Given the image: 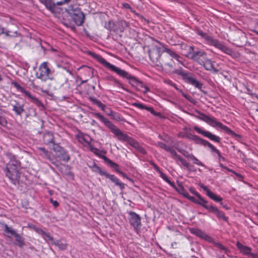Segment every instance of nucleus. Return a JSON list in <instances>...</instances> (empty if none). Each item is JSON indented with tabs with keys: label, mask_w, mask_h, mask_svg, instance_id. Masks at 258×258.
Instances as JSON below:
<instances>
[{
	"label": "nucleus",
	"mask_w": 258,
	"mask_h": 258,
	"mask_svg": "<svg viewBox=\"0 0 258 258\" xmlns=\"http://www.w3.org/2000/svg\"><path fill=\"white\" fill-rule=\"evenodd\" d=\"M90 55L92 57L97 60L100 63L102 64L105 68L109 70L115 72L119 77L123 79H126L128 83L133 87H135L137 91H140L144 94L150 91L149 88L144 84L143 82L139 80L137 78L133 76L128 72L116 67L107 61L101 55L97 54L94 52H90Z\"/></svg>",
	"instance_id": "nucleus-1"
},
{
	"label": "nucleus",
	"mask_w": 258,
	"mask_h": 258,
	"mask_svg": "<svg viewBox=\"0 0 258 258\" xmlns=\"http://www.w3.org/2000/svg\"><path fill=\"white\" fill-rule=\"evenodd\" d=\"M92 114L93 116L99 119L108 128H109L111 132L115 136L117 137L119 140L126 142L131 146L134 147L139 153L143 155L146 154V150L142 145L133 138L124 134L107 118L98 112L92 113Z\"/></svg>",
	"instance_id": "nucleus-2"
},
{
	"label": "nucleus",
	"mask_w": 258,
	"mask_h": 258,
	"mask_svg": "<svg viewBox=\"0 0 258 258\" xmlns=\"http://www.w3.org/2000/svg\"><path fill=\"white\" fill-rule=\"evenodd\" d=\"M6 156L9 159V161L6 166V176L12 183L17 185L19 184L20 178L21 162L16 155L11 153H7Z\"/></svg>",
	"instance_id": "nucleus-3"
},
{
	"label": "nucleus",
	"mask_w": 258,
	"mask_h": 258,
	"mask_svg": "<svg viewBox=\"0 0 258 258\" xmlns=\"http://www.w3.org/2000/svg\"><path fill=\"white\" fill-rule=\"evenodd\" d=\"M162 69L168 73L177 74L181 76L184 82L195 87L199 90H202L203 84L196 79L192 74L183 70L182 68L175 69L171 63L168 62L164 63L162 66Z\"/></svg>",
	"instance_id": "nucleus-4"
},
{
	"label": "nucleus",
	"mask_w": 258,
	"mask_h": 258,
	"mask_svg": "<svg viewBox=\"0 0 258 258\" xmlns=\"http://www.w3.org/2000/svg\"><path fill=\"white\" fill-rule=\"evenodd\" d=\"M197 34L198 35L204 38L208 44L214 46L217 49L220 50L224 53L231 56L232 57H236V53L234 51H233L232 49L227 47L223 43L219 41L218 40L214 38L213 37L208 35L207 33L203 32L201 30L198 31Z\"/></svg>",
	"instance_id": "nucleus-5"
},
{
	"label": "nucleus",
	"mask_w": 258,
	"mask_h": 258,
	"mask_svg": "<svg viewBox=\"0 0 258 258\" xmlns=\"http://www.w3.org/2000/svg\"><path fill=\"white\" fill-rule=\"evenodd\" d=\"M66 12L71 17L72 20L77 26H81L84 23L85 15L81 9L77 6L71 5Z\"/></svg>",
	"instance_id": "nucleus-6"
},
{
	"label": "nucleus",
	"mask_w": 258,
	"mask_h": 258,
	"mask_svg": "<svg viewBox=\"0 0 258 258\" xmlns=\"http://www.w3.org/2000/svg\"><path fill=\"white\" fill-rule=\"evenodd\" d=\"M186 137L190 140L194 141L196 144L203 145L204 147H208L210 149L211 152L213 156L214 157H217L218 156H219L220 154H221L220 151L218 150L211 143H210L207 140H205L200 138L199 136L197 135L189 134L186 135Z\"/></svg>",
	"instance_id": "nucleus-7"
},
{
	"label": "nucleus",
	"mask_w": 258,
	"mask_h": 258,
	"mask_svg": "<svg viewBox=\"0 0 258 258\" xmlns=\"http://www.w3.org/2000/svg\"><path fill=\"white\" fill-rule=\"evenodd\" d=\"M187 56L199 64L202 63L203 60L207 58L206 52L198 48L195 49L194 47L191 46L188 47Z\"/></svg>",
	"instance_id": "nucleus-8"
},
{
	"label": "nucleus",
	"mask_w": 258,
	"mask_h": 258,
	"mask_svg": "<svg viewBox=\"0 0 258 258\" xmlns=\"http://www.w3.org/2000/svg\"><path fill=\"white\" fill-rule=\"evenodd\" d=\"M130 224L133 227L135 232L139 234L142 227L141 218L139 215L133 211L128 212Z\"/></svg>",
	"instance_id": "nucleus-9"
},
{
	"label": "nucleus",
	"mask_w": 258,
	"mask_h": 258,
	"mask_svg": "<svg viewBox=\"0 0 258 258\" xmlns=\"http://www.w3.org/2000/svg\"><path fill=\"white\" fill-rule=\"evenodd\" d=\"M196 112L198 113V115H195L198 119L205 121L209 125L213 127H218L221 122L218 121L216 118L213 116L207 115L206 114L196 110Z\"/></svg>",
	"instance_id": "nucleus-10"
},
{
	"label": "nucleus",
	"mask_w": 258,
	"mask_h": 258,
	"mask_svg": "<svg viewBox=\"0 0 258 258\" xmlns=\"http://www.w3.org/2000/svg\"><path fill=\"white\" fill-rule=\"evenodd\" d=\"M71 0H62L54 3L53 0H41L39 2L43 5L46 9L49 10L52 13H54L56 11V5L61 6L68 4Z\"/></svg>",
	"instance_id": "nucleus-11"
},
{
	"label": "nucleus",
	"mask_w": 258,
	"mask_h": 258,
	"mask_svg": "<svg viewBox=\"0 0 258 258\" xmlns=\"http://www.w3.org/2000/svg\"><path fill=\"white\" fill-rule=\"evenodd\" d=\"M51 71L48 67L47 62H42L39 67V73H36V77L42 81H45L49 79V76Z\"/></svg>",
	"instance_id": "nucleus-12"
},
{
	"label": "nucleus",
	"mask_w": 258,
	"mask_h": 258,
	"mask_svg": "<svg viewBox=\"0 0 258 258\" xmlns=\"http://www.w3.org/2000/svg\"><path fill=\"white\" fill-rule=\"evenodd\" d=\"M12 85L16 88L17 91L22 93L25 97H27L33 102L35 103L38 105L41 104V101L38 98H37L35 96L32 95L29 91L25 90L17 82L13 81L12 82Z\"/></svg>",
	"instance_id": "nucleus-13"
},
{
	"label": "nucleus",
	"mask_w": 258,
	"mask_h": 258,
	"mask_svg": "<svg viewBox=\"0 0 258 258\" xmlns=\"http://www.w3.org/2000/svg\"><path fill=\"white\" fill-rule=\"evenodd\" d=\"M194 129L199 134H201L205 137L208 138L210 140L214 141L216 143H220L221 139L219 137L212 134L211 132L203 130L199 126L196 125L194 126Z\"/></svg>",
	"instance_id": "nucleus-14"
},
{
	"label": "nucleus",
	"mask_w": 258,
	"mask_h": 258,
	"mask_svg": "<svg viewBox=\"0 0 258 258\" xmlns=\"http://www.w3.org/2000/svg\"><path fill=\"white\" fill-rule=\"evenodd\" d=\"M201 187L206 192V195L209 197L211 199L214 201L216 202L220 203V204L223 206L224 208L227 209L226 206L223 205V203L221 202L223 199L214 194L213 192L211 191L207 186L202 184L201 185Z\"/></svg>",
	"instance_id": "nucleus-15"
},
{
	"label": "nucleus",
	"mask_w": 258,
	"mask_h": 258,
	"mask_svg": "<svg viewBox=\"0 0 258 258\" xmlns=\"http://www.w3.org/2000/svg\"><path fill=\"white\" fill-rule=\"evenodd\" d=\"M190 232L191 233L207 241H211L212 239V238L210 236L207 235L201 229L198 228H191L190 229Z\"/></svg>",
	"instance_id": "nucleus-16"
},
{
	"label": "nucleus",
	"mask_w": 258,
	"mask_h": 258,
	"mask_svg": "<svg viewBox=\"0 0 258 258\" xmlns=\"http://www.w3.org/2000/svg\"><path fill=\"white\" fill-rule=\"evenodd\" d=\"M14 104H12V110L15 112L17 116H21L22 113L25 111L24 104H21L16 100H14Z\"/></svg>",
	"instance_id": "nucleus-17"
},
{
	"label": "nucleus",
	"mask_w": 258,
	"mask_h": 258,
	"mask_svg": "<svg viewBox=\"0 0 258 258\" xmlns=\"http://www.w3.org/2000/svg\"><path fill=\"white\" fill-rule=\"evenodd\" d=\"M105 177L109 179L115 185L119 186L121 190L124 188L125 184L121 182L115 175L107 173Z\"/></svg>",
	"instance_id": "nucleus-18"
},
{
	"label": "nucleus",
	"mask_w": 258,
	"mask_h": 258,
	"mask_svg": "<svg viewBox=\"0 0 258 258\" xmlns=\"http://www.w3.org/2000/svg\"><path fill=\"white\" fill-rule=\"evenodd\" d=\"M218 127L223 130L228 135L231 136L232 137L234 138L236 140H239L241 138V136L240 135L237 134L236 133H234L228 126L224 125L222 123L220 122V123Z\"/></svg>",
	"instance_id": "nucleus-19"
},
{
	"label": "nucleus",
	"mask_w": 258,
	"mask_h": 258,
	"mask_svg": "<svg viewBox=\"0 0 258 258\" xmlns=\"http://www.w3.org/2000/svg\"><path fill=\"white\" fill-rule=\"evenodd\" d=\"M218 127L223 130L228 135L231 136L232 137L234 138L236 140H239L241 138V136L240 135L237 134L236 133H234L228 126L224 125L222 123L220 122V123Z\"/></svg>",
	"instance_id": "nucleus-20"
},
{
	"label": "nucleus",
	"mask_w": 258,
	"mask_h": 258,
	"mask_svg": "<svg viewBox=\"0 0 258 258\" xmlns=\"http://www.w3.org/2000/svg\"><path fill=\"white\" fill-rule=\"evenodd\" d=\"M208 211L214 213L217 218L222 219L225 221H227V218L224 215V213L220 211L216 207L211 205Z\"/></svg>",
	"instance_id": "nucleus-21"
},
{
	"label": "nucleus",
	"mask_w": 258,
	"mask_h": 258,
	"mask_svg": "<svg viewBox=\"0 0 258 258\" xmlns=\"http://www.w3.org/2000/svg\"><path fill=\"white\" fill-rule=\"evenodd\" d=\"M214 61H212L211 59L207 58L205 60H203L202 63H200L204 68L207 71H217V70L214 68Z\"/></svg>",
	"instance_id": "nucleus-22"
},
{
	"label": "nucleus",
	"mask_w": 258,
	"mask_h": 258,
	"mask_svg": "<svg viewBox=\"0 0 258 258\" xmlns=\"http://www.w3.org/2000/svg\"><path fill=\"white\" fill-rule=\"evenodd\" d=\"M103 109H102L106 115L108 116L112 117L113 119L119 120H120V115L116 112H114L110 108L107 107L105 105V107L103 108Z\"/></svg>",
	"instance_id": "nucleus-23"
},
{
	"label": "nucleus",
	"mask_w": 258,
	"mask_h": 258,
	"mask_svg": "<svg viewBox=\"0 0 258 258\" xmlns=\"http://www.w3.org/2000/svg\"><path fill=\"white\" fill-rule=\"evenodd\" d=\"M236 246L240 252L244 255H249L251 253V249L247 246L244 245L239 242L236 243Z\"/></svg>",
	"instance_id": "nucleus-24"
},
{
	"label": "nucleus",
	"mask_w": 258,
	"mask_h": 258,
	"mask_svg": "<svg viewBox=\"0 0 258 258\" xmlns=\"http://www.w3.org/2000/svg\"><path fill=\"white\" fill-rule=\"evenodd\" d=\"M198 200H197V202L196 203V204L199 205L204 208L205 209L207 210L208 211L211 207L212 204L211 205H208V202L205 200L200 194H199L198 196H197Z\"/></svg>",
	"instance_id": "nucleus-25"
},
{
	"label": "nucleus",
	"mask_w": 258,
	"mask_h": 258,
	"mask_svg": "<svg viewBox=\"0 0 258 258\" xmlns=\"http://www.w3.org/2000/svg\"><path fill=\"white\" fill-rule=\"evenodd\" d=\"M43 142L46 145H49L50 144H54V136L52 133L48 132H46L43 135Z\"/></svg>",
	"instance_id": "nucleus-26"
},
{
	"label": "nucleus",
	"mask_w": 258,
	"mask_h": 258,
	"mask_svg": "<svg viewBox=\"0 0 258 258\" xmlns=\"http://www.w3.org/2000/svg\"><path fill=\"white\" fill-rule=\"evenodd\" d=\"M89 168L94 172L98 173L101 175L106 176L107 172L104 170H102L99 167L95 162H93L92 165H88Z\"/></svg>",
	"instance_id": "nucleus-27"
},
{
	"label": "nucleus",
	"mask_w": 258,
	"mask_h": 258,
	"mask_svg": "<svg viewBox=\"0 0 258 258\" xmlns=\"http://www.w3.org/2000/svg\"><path fill=\"white\" fill-rule=\"evenodd\" d=\"M51 162L53 165H54L61 173H63L68 175H71L72 176L73 175V174L71 172L69 171H67L69 167L68 165L59 164L55 162H53L52 160L51 161Z\"/></svg>",
	"instance_id": "nucleus-28"
},
{
	"label": "nucleus",
	"mask_w": 258,
	"mask_h": 258,
	"mask_svg": "<svg viewBox=\"0 0 258 258\" xmlns=\"http://www.w3.org/2000/svg\"><path fill=\"white\" fill-rule=\"evenodd\" d=\"M156 171H157L160 174V176L167 183H168L170 185H171L172 187H174L175 185L174 183L172 181H171L168 178V177L166 176V175L164 173H163L159 168V167L157 166L155 167V168H154Z\"/></svg>",
	"instance_id": "nucleus-29"
},
{
	"label": "nucleus",
	"mask_w": 258,
	"mask_h": 258,
	"mask_svg": "<svg viewBox=\"0 0 258 258\" xmlns=\"http://www.w3.org/2000/svg\"><path fill=\"white\" fill-rule=\"evenodd\" d=\"M164 51L165 52L167 53V54L172 58H175L177 61L182 64V61L180 59L181 58V57L176 53H175L172 50L167 48H165Z\"/></svg>",
	"instance_id": "nucleus-30"
},
{
	"label": "nucleus",
	"mask_w": 258,
	"mask_h": 258,
	"mask_svg": "<svg viewBox=\"0 0 258 258\" xmlns=\"http://www.w3.org/2000/svg\"><path fill=\"white\" fill-rule=\"evenodd\" d=\"M3 225L4 228V232L11 235H8V237H10L11 235L15 236L17 233L15 230H14L11 227L8 226L6 224H3Z\"/></svg>",
	"instance_id": "nucleus-31"
},
{
	"label": "nucleus",
	"mask_w": 258,
	"mask_h": 258,
	"mask_svg": "<svg viewBox=\"0 0 258 258\" xmlns=\"http://www.w3.org/2000/svg\"><path fill=\"white\" fill-rule=\"evenodd\" d=\"M14 29H7L6 36L7 37H15L18 33V29L15 25H12Z\"/></svg>",
	"instance_id": "nucleus-32"
},
{
	"label": "nucleus",
	"mask_w": 258,
	"mask_h": 258,
	"mask_svg": "<svg viewBox=\"0 0 258 258\" xmlns=\"http://www.w3.org/2000/svg\"><path fill=\"white\" fill-rule=\"evenodd\" d=\"M16 244L20 247H23L25 245L24 238L20 236V234L17 233L15 236Z\"/></svg>",
	"instance_id": "nucleus-33"
},
{
	"label": "nucleus",
	"mask_w": 258,
	"mask_h": 258,
	"mask_svg": "<svg viewBox=\"0 0 258 258\" xmlns=\"http://www.w3.org/2000/svg\"><path fill=\"white\" fill-rule=\"evenodd\" d=\"M58 156L60 158L61 160L67 162H68L70 159V157L68 154V152L65 150L58 154Z\"/></svg>",
	"instance_id": "nucleus-34"
},
{
	"label": "nucleus",
	"mask_w": 258,
	"mask_h": 258,
	"mask_svg": "<svg viewBox=\"0 0 258 258\" xmlns=\"http://www.w3.org/2000/svg\"><path fill=\"white\" fill-rule=\"evenodd\" d=\"M118 25L120 31L123 32L125 29L129 27L130 23L125 20H120L118 21Z\"/></svg>",
	"instance_id": "nucleus-35"
},
{
	"label": "nucleus",
	"mask_w": 258,
	"mask_h": 258,
	"mask_svg": "<svg viewBox=\"0 0 258 258\" xmlns=\"http://www.w3.org/2000/svg\"><path fill=\"white\" fill-rule=\"evenodd\" d=\"M102 159H103L106 162H107L108 164H109L111 167L115 169L116 171V169H118V167L119 166L117 164H116V163L112 161L111 160H110L109 158H108L106 156H103L102 157Z\"/></svg>",
	"instance_id": "nucleus-36"
},
{
	"label": "nucleus",
	"mask_w": 258,
	"mask_h": 258,
	"mask_svg": "<svg viewBox=\"0 0 258 258\" xmlns=\"http://www.w3.org/2000/svg\"><path fill=\"white\" fill-rule=\"evenodd\" d=\"M90 100L94 104L100 108L101 110L103 109V108L105 107V104H103L99 100L94 97H90Z\"/></svg>",
	"instance_id": "nucleus-37"
},
{
	"label": "nucleus",
	"mask_w": 258,
	"mask_h": 258,
	"mask_svg": "<svg viewBox=\"0 0 258 258\" xmlns=\"http://www.w3.org/2000/svg\"><path fill=\"white\" fill-rule=\"evenodd\" d=\"M53 244L57 246L59 249L64 250L67 248V244L60 240H57L53 242Z\"/></svg>",
	"instance_id": "nucleus-38"
},
{
	"label": "nucleus",
	"mask_w": 258,
	"mask_h": 258,
	"mask_svg": "<svg viewBox=\"0 0 258 258\" xmlns=\"http://www.w3.org/2000/svg\"><path fill=\"white\" fill-rule=\"evenodd\" d=\"M74 84L73 81H69L68 78H66L64 82L62 84V86H66L68 88V91L70 92L72 90V86Z\"/></svg>",
	"instance_id": "nucleus-39"
},
{
	"label": "nucleus",
	"mask_w": 258,
	"mask_h": 258,
	"mask_svg": "<svg viewBox=\"0 0 258 258\" xmlns=\"http://www.w3.org/2000/svg\"><path fill=\"white\" fill-rule=\"evenodd\" d=\"M83 69L85 73L87 74V75L90 77H92L93 76V70L89 67L87 66H82V67H80L79 69Z\"/></svg>",
	"instance_id": "nucleus-40"
},
{
	"label": "nucleus",
	"mask_w": 258,
	"mask_h": 258,
	"mask_svg": "<svg viewBox=\"0 0 258 258\" xmlns=\"http://www.w3.org/2000/svg\"><path fill=\"white\" fill-rule=\"evenodd\" d=\"M189 158L191 160L193 163L197 165L205 166L204 164L200 161L197 157H196L193 154H191Z\"/></svg>",
	"instance_id": "nucleus-41"
},
{
	"label": "nucleus",
	"mask_w": 258,
	"mask_h": 258,
	"mask_svg": "<svg viewBox=\"0 0 258 258\" xmlns=\"http://www.w3.org/2000/svg\"><path fill=\"white\" fill-rule=\"evenodd\" d=\"M38 149L43 152L44 153V157L48 159L50 161L52 160V159L50 158V155L49 153V152L48 150H46L44 148L42 147H39Z\"/></svg>",
	"instance_id": "nucleus-42"
},
{
	"label": "nucleus",
	"mask_w": 258,
	"mask_h": 258,
	"mask_svg": "<svg viewBox=\"0 0 258 258\" xmlns=\"http://www.w3.org/2000/svg\"><path fill=\"white\" fill-rule=\"evenodd\" d=\"M179 161L181 162V163L186 168V169L189 171H191L192 170H191V167L192 166H190L189 164V163H188L185 159H184L183 158L180 159V160H179Z\"/></svg>",
	"instance_id": "nucleus-43"
},
{
	"label": "nucleus",
	"mask_w": 258,
	"mask_h": 258,
	"mask_svg": "<svg viewBox=\"0 0 258 258\" xmlns=\"http://www.w3.org/2000/svg\"><path fill=\"white\" fill-rule=\"evenodd\" d=\"M106 78L108 80L113 82L118 87H122V84L119 82V81H118V80H117L116 79L114 78L113 76H107Z\"/></svg>",
	"instance_id": "nucleus-44"
},
{
	"label": "nucleus",
	"mask_w": 258,
	"mask_h": 258,
	"mask_svg": "<svg viewBox=\"0 0 258 258\" xmlns=\"http://www.w3.org/2000/svg\"><path fill=\"white\" fill-rule=\"evenodd\" d=\"M90 151L94 153L95 155H97L98 156L100 157L101 158H102V157L103 156H104V155H102L100 153V151L94 147L91 146L90 147Z\"/></svg>",
	"instance_id": "nucleus-45"
},
{
	"label": "nucleus",
	"mask_w": 258,
	"mask_h": 258,
	"mask_svg": "<svg viewBox=\"0 0 258 258\" xmlns=\"http://www.w3.org/2000/svg\"><path fill=\"white\" fill-rule=\"evenodd\" d=\"M215 245L219 250H221L222 252H223L225 253H226L227 252V248L224 246L222 245L221 243H218V242H215Z\"/></svg>",
	"instance_id": "nucleus-46"
},
{
	"label": "nucleus",
	"mask_w": 258,
	"mask_h": 258,
	"mask_svg": "<svg viewBox=\"0 0 258 258\" xmlns=\"http://www.w3.org/2000/svg\"><path fill=\"white\" fill-rule=\"evenodd\" d=\"M53 144L54 147L53 148V150L56 153L59 154L60 152H62V151L64 150L62 147L59 146L58 144Z\"/></svg>",
	"instance_id": "nucleus-47"
},
{
	"label": "nucleus",
	"mask_w": 258,
	"mask_h": 258,
	"mask_svg": "<svg viewBox=\"0 0 258 258\" xmlns=\"http://www.w3.org/2000/svg\"><path fill=\"white\" fill-rule=\"evenodd\" d=\"M114 26V23L112 21H109L105 24L104 27L109 31L113 30Z\"/></svg>",
	"instance_id": "nucleus-48"
},
{
	"label": "nucleus",
	"mask_w": 258,
	"mask_h": 258,
	"mask_svg": "<svg viewBox=\"0 0 258 258\" xmlns=\"http://www.w3.org/2000/svg\"><path fill=\"white\" fill-rule=\"evenodd\" d=\"M167 152L170 153L171 155V157L173 158L175 156H176V152L175 150V149L171 146H168V148L167 149L166 151Z\"/></svg>",
	"instance_id": "nucleus-49"
},
{
	"label": "nucleus",
	"mask_w": 258,
	"mask_h": 258,
	"mask_svg": "<svg viewBox=\"0 0 258 258\" xmlns=\"http://www.w3.org/2000/svg\"><path fill=\"white\" fill-rule=\"evenodd\" d=\"M34 230L38 234L41 235L42 237L43 236L44 234H45V231H44L42 229L37 227L35 226L33 227Z\"/></svg>",
	"instance_id": "nucleus-50"
},
{
	"label": "nucleus",
	"mask_w": 258,
	"mask_h": 258,
	"mask_svg": "<svg viewBox=\"0 0 258 258\" xmlns=\"http://www.w3.org/2000/svg\"><path fill=\"white\" fill-rule=\"evenodd\" d=\"M163 82L169 86H173L174 88H175L176 89H178V88L176 87V85L171 80L168 79H165L163 80Z\"/></svg>",
	"instance_id": "nucleus-51"
},
{
	"label": "nucleus",
	"mask_w": 258,
	"mask_h": 258,
	"mask_svg": "<svg viewBox=\"0 0 258 258\" xmlns=\"http://www.w3.org/2000/svg\"><path fill=\"white\" fill-rule=\"evenodd\" d=\"M156 145L158 147H159L160 148L164 149L165 151H166L167 149L168 148L169 146L166 145L165 143L161 142H158Z\"/></svg>",
	"instance_id": "nucleus-52"
},
{
	"label": "nucleus",
	"mask_w": 258,
	"mask_h": 258,
	"mask_svg": "<svg viewBox=\"0 0 258 258\" xmlns=\"http://www.w3.org/2000/svg\"><path fill=\"white\" fill-rule=\"evenodd\" d=\"M42 237L45 240L52 241L53 240V237L50 235V234L49 233L45 232V234H44Z\"/></svg>",
	"instance_id": "nucleus-53"
},
{
	"label": "nucleus",
	"mask_w": 258,
	"mask_h": 258,
	"mask_svg": "<svg viewBox=\"0 0 258 258\" xmlns=\"http://www.w3.org/2000/svg\"><path fill=\"white\" fill-rule=\"evenodd\" d=\"M7 121L6 119V118L4 116L0 115V125L5 126L7 124Z\"/></svg>",
	"instance_id": "nucleus-54"
},
{
	"label": "nucleus",
	"mask_w": 258,
	"mask_h": 258,
	"mask_svg": "<svg viewBox=\"0 0 258 258\" xmlns=\"http://www.w3.org/2000/svg\"><path fill=\"white\" fill-rule=\"evenodd\" d=\"M178 151L181 153L183 156H184L185 157L188 158L190 157V155L191 154H189L187 151L183 150L181 149H178Z\"/></svg>",
	"instance_id": "nucleus-55"
},
{
	"label": "nucleus",
	"mask_w": 258,
	"mask_h": 258,
	"mask_svg": "<svg viewBox=\"0 0 258 258\" xmlns=\"http://www.w3.org/2000/svg\"><path fill=\"white\" fill-rule=\"evenodd\" d=\"M122 8L125 9H129L131 12H134L133 9L127 3H123L122 4Z\"/></svg>",
	"instance_id": "nucleus-56"
},
{
	"label": "nucleus",
	"mask_w": 258,
	"mask_h": 258,
	"mask_svg": "<svg viewBox=\"0 0 258 258\" xmlns=\"http://www.w3.org/2000/svg\"><path fill=\"white\" fill-rule=\"evenodd\" d=\"M189 191L196 197L198 196L200 194L198 192L194 187H190L189 188Z\"/></svg>",
	"instance_id": "nucleus-57"
},
{
	"label": "nucleus",
	"mask_w": 258,
	"mask_h": 258,
	"mask_svg": "<svg viewBox=\"0 0 258 258\" xmlns=\"http://www.w3.org/2000/svg\"><path fill=\"white\" fill-rule=\"evenodd\" d=\"M7 29L0 25V35L4 34L6 36Z\"/></svg>",
	"instance_id": "nucleus-58"
},
{
	"label": "nucleus",
	"mask_w": 258,
	"mask_h": 258,
	"mask_svg": "<svg viewBox=\"0 0 258 258\" xmlns=\"http://www.w3.org/2000/svg\"><path fill=\"white\" fill-rule=\"evenodd\" d=\"M187 199H188V200L190 201L191 202L194 203L195 204H196V203H197V199L195 197L191 196L190 195H189V196L187 197Z\"/></svg>",
	"instance_id": "nucleus-59"
},
{
	"label": "nucleus",
	"mask_w": 258,
	"mask_h": 258,
	"mask_svg": "<svg viewBox=\"0 0 258 258\" xmlns=\"http://www.w3.org/2000/svg\"><path fill=\"white\" fill-rule=\"evenodd\" d=\"M135 105L141 109H146V108L147 107L144 105L141 104V103H135Z\"/></svg>",
	"instance_id": "nucleus-60"
},
{
	"label": "nucleus",
	"mask_w": 258,
	"mask_h": 258,
	"mask_svg": "<svg viewBox=\"0 0 258 258\" xmlns=\"http://www.w3.org/2000/svg\"><path fill=\"white\" fill-rule=\"evenodd\" d=\"M116 171L119 174L121 175L123 177L128 179V177L127 176V175L125 173H124L123 172H122L121 171L119 170V169H116Z\"/></svg>",
	"instance_id": "nucleus-61"
},
{
	"label": "nucleus",
	"mask_w": 258,
	"mask_h": 258,
	"mask_svg": "<svg viewBox=\"0 0 258 258\" xmlns=\"http://www.w3.org/2000/svg\"><path fill=\"white\" fill-rule=\"evenodd\" d=\"M217 158L218 159L219 161H225V158L224 157L221 155L220 154L219 156H218Z\"/></svg>",
	"instance_id": "nucleus-62"
},
{
	"label": "nucleus",
	"mask_w": 258,
	"mask_h": 258,
	"mask_svg": "<svg viewBox=\"0 0 258 258\" xmlns=\"http://www.w3.org/2000/svg\"><path fill=\"white\" fill-rule=\"evenodd\" d=\"M51 202L54 207H57L59 206V204L56 201H53L51 200Z\"/></svg>",
	"instance_id": "nucleus-63"
},
{
	"label": "nucleus",
	"mask_w": 258,
	"mask_h": 258,
	"mask_svg": "<svg viewBox=\"0 0 258 258\" xmlns=\"http://www.w3.org/2000/svg\"><path fill=\"white\" fill-rule=\"evenodd\" d=\"M181 194L183 195L184 197L186 198V199L189 195V194L185 190H184L183 192L181 193Z\"/></svg>",
	"instance_id": "nucleus-64"
}]
</instances>
